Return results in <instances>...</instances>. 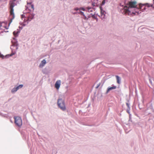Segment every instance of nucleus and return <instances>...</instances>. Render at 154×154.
I'll list each match as a JSON object with an SVG mask.
<instances>
[{
	"instance_id": "nucleus-4",
	"label": "nucleus",
	"mask_w": 154,
	"mask_h": 154,
	"mask_svg": "<svg viewBox=\"0 0 154 154\" xmlns=\"http://www.w3.org/2000/svg\"><path fill=\"white\" fill-rule=\"evenodd\" d=\"M14 122L16 125L18 127H20L22 125V122L21 118L19 116H14Z\"/></svg>"
},
{
	"instance_id": "nucleus-15",
	"label": "nucleus",
	"mask_w": 154,
	"mask_h": 154,
	"mask_svg": "<svg viewBox=\"0 0 154 154\" xmlns=\"http://www.w3.org/2000/svg\"><path fill=\"white\" fill-rule=\"evenodd\" d=\"M101 15L102 16L103 15H104V12L103 11L102 9H101L100 11Z\"/></svg>"
},
{
	"instance_id": "nucleus-9",
	"label": "nucleus",
	"mask_w": 154,
	"mask_h": 154,
	"mask_svg": "<svg viewBox=\"0 0 154 154\" xmlns=\"http://www.w3.org/2000/svg\"><path fill=\"white\" fill-rule=\"evenodd\" d=\"M61 82L60 80L57 81L55 84V88L57 90H58L60 86Z\"/></svg>"
},
{
	"instance_id": "nucleus-1",
	"label": "nucleus",
	"mask_w": 154,
	"mask_h": 154,
	"mask_svg": "<svg viewBox=\"0 0 154 154\" xmlns=\"http://www.w3.org/2000/svg\"><path fill=\"white\" fill-rule=\"evenodd\" d=\"M15 0H11L10 1L9 3L10 6L9 9L10 10V16H9V18L10 19V23L12 22V20L14 18L13 7L16 5L15 3Z\"/></svg>"
},
{
	"instance_id": "nucleus-24",
	"label": "nucleus",
	"mask_w": 154,
	"mask_h": 154,
	"mask_svg": "<svg viewBox=\"0 0 154 154\" xmlns=\"http://www.w3.org/2000/svg\"><path fill=\"white\" fill-rule=\"evenodd\" d=\"M13 34H14H14H15V32H13Z\"/></svg>"
},
{
	"instance_id": "nucleus-6",
	"label": "nucleus",
	"mask_w": 154,
	"mask_h": 154,
	"mask_svg": "<svg viewBox=\"0 0 154 154\" xmlns=\"http://www.w3.org/2000/svg\"><path fill=\"white\" fill-rule=\"evenodd\" d=\"M25 9L28 11L27 13L33 11L34 10V6L31 3H28L26 6Z\"/></svg>"
},
{
	"instance_id": "nucleus-14",
	"label": "nucleus",
	"mask_w": 154,
	"mask_h": 154,
	"mask_svg": "<svg viewBox=\"0 0 154 154\" xmlns=\"http://www.w3.org/2000/svg\"><path fill=\"white\" fill-rule=\"evenodd\" d=\"M23 85H20L16 87L17 89L18 90L19 89L23 87Z\"/></svg>"
},
{
	"instance_id": "nucleus-7",
	"label": "nucleus",
	"mask_w": 154,
	"mask_h": 154,
	"mask_svg": "<svg viewBox=\"0 0 154 154\" xmlns=\"http://www.w3.org/2000/svg\"><path fill=\"white\" fill-rule=\"evenodd\" d=\"M34 16V15L33 14H29L26 20L24 19V22H26L27 23H28L29 21H30L33 18Z\"/></svg>"
},
{
	"instance_id": "nucleus-20",
	"label": "nucleus",
	"mask_w": 154,
	"mask_h": 154,
	"mask_svg": "<svg viewBox=\"0 0 154 154\" xmlns=\"http://www.w3.org/2000/svg\"><path fill=\"white\" fill-rule=\"evenodd\" d=\"M80 14L82 15H84V13L82 12L81 11L80 12Z\"/></svg>"
},
{
	"instance_id": "nucleus-21",
	"label": "nucleus",
	"mask_w": 154,
	"mask_h": 154,
	"mask_svg": "<svg viewBox=\"0 0 154 154\" xmlns=\"http://www.w3.org/2000/svg\"><path fill=\"white\" fill-rule=\"evenodd\" d=\"M80 10V9H79V8H75L74 9V10H75V11H78V10Z\"/></svg>"
},
{
	"instance_id": "nucleus-25",
	"label": "nucleus",
	"mask_w": 154,
	"mask_h": 154,
	"mask_svg": "<svg viewBox=\"0 0 154 154\" xmlns=\"http://www.w3.org/2000/svg\"><path fill=\"white\" fill-rule=\"evenodd\" d=\"M153 3L154 4V0H153Z\"/></svg>"
},
{
	"instance_id": "nucleus-10",
	"label": "nucleus",
	"mask_w": 154,
	"mask_h": 154,
	"mask_svg": "<svg viewBox=\"0 0 154 154\" xmlns=\"http://www.w3.org/2000/svg\"><path fill=\"white\" fill-rule=\"evenodd\" d=\"M116 86H112V87H108L106 93L107 94L108 93V92L111 90H112V89H116Z\"/></svg>"
},
{
	"instance_id": "nucleus-11",
	"label": "nucleus",
	"mask_w": 154,
	"mask_h": 154,
	"mask_svg": "<svg viewBox=\"0 0 154 154\" xmlns=\"http://www.w3.org/2000/svg\"><path fill=\"white\" fill-rule=\"evenodd\" d=\"M46 63V60L45 59L43 60L42 61L41 63L40 64L39 67H43L44 66V65Z\"/></svg>"
},
{
	"instance_id": "nucleus-26",
	"label": "nucleus",
	"mask_w": 154,
	"mask_h": 154,
	"mask_svg": "<svg viewBox=\"0 0 154 154\" xmlns=\"http://www.w3.org/2000/svg\"><path fill=\"white\" fill-rule=\"evenodd\" d=\"M127 105H128V103H127Z\"/></svg>"
},
{
	"instance_id": "nucleus-22",
	"label": "nucleus",
	"mask_w": 154,
	"mask_h": 154,
	"mask_svg": "<svg viewBox=\"0 0 154 154\" xmlns=\"http://www.w3.org/2000/svg\"><path fill=\"white\" fill-rule=\"evenodd\" d=\"M100 84H99V85H98V86L96 87V88H98V87L100 86Z\"/></svg>"
},
{
	"instance_id": "nucleus-18",
	"label": "nucleus",
	"mask_w": 154,
	"mask_h": 154,
	"mask_svg": "<svg viewBox=\"0 0 154 154\" xmlns=\"http://www.w3.org/2000/svg\"><path fill=\"white\" fill-rule=\"evenodd\" d=\"M25 15L24 14H22L21 15V18L23 19V18H25Z\"/></svg>"
},
{
	"instance_id": "nucleus-13",
	"label": "nucleus",
	"mask_w": 154,
	"mask_h": 154,
	"mask_svg": "<svg viewBox=\"0 0 154 154\" xmlns=\"http://www.w3.org/2000/svg\"><path fill=\"white\" fill-rule=\"evenodd\" d=\"M17 90H18L16 88H14L11 90V92L12 93H14V92L16 91Z\"/></svg>"
},
{
	"instance_id": "nucleus-12",
	"label": "nucleus",
	"mask_w": 154,
	"mask_h": 154,
	"mask_svg": "<svg viewBox=\"0 0 154 154\" xmlns=\"http://www.w3.org/2000/svg\"><path fill=\"white\" fill-rule=\"evenodd\" d=\"M116 79L117 82L118 84H120V81L121 80V78L118 75H116Z\"/></svg>"
},
{
	"instance_id": "nucleus-3",
	"label": "nucleus",
	"mask_w": 154,
	"mask_h": 154,
	"mask_svg": "<svg viewBox=\"0 0 154 154\" xmlns=\"http://www.w3.org/2000/svg\"><path fill=\"white\" fill-rule=\"evenodd\" d=\"M137 3L136 1H130L128 2L127 4V5L122 10V12H123V10L125 9L126 10L130 11L131 8H134L137 6Z\"/></svg>"
},
{
	"instance_id": "nucleus-23",
	"label": "nucleus",
	"mask_w": 154,
	"mask_h": 154,
	"mask_svg": "<svg viewBox=\"0 0 154 154\" xmlns=\"http://www.w3.org/2000/svg\"><path fill=\"white\" fill-rule=\"evenodd\" d=\"M14 45H17V43H15L14 44H13Z\"/></svg>"
},
{
	"instance_id": "nucleus-5",
	"label": "nucleus",
	"mask_w": 154,
	"mask_h": 154,
	"mask_svg": "<svg viewBox=\"0 0 154 154\" xmlns=\"http://www.w3.org/2000/svg\"><path fill=\"white\" fill-rule=\"evenodd\" d=\"M58 106L63 111L66 110V107L65 105V103L63 100L61 99H59L57 101Z\"/></svg>"
},
{
	"instance_id": "nucleus-2",
	"label": "nucleus",
	"mask_w": 154,
	"mask_h": 154,
	"mask_svg": "<svg viewBox=\"0 0 154 154\" xmlns=\"http://www.w3.org/2000/svg\"><path fill=\"white\" fill-rule=\"evenodd\" d=\"M134 11H131L129 10H126L124 9L123 10V14L126 15H128L130 16H133V14H140L141 13V11L139 7V8H137V7L135 8Z\"/></svg>"
},
{
	"instance_id": "nucleus-8",
	"label": "nucleus",
	"mask_w": 154,
	"mask_h": 154,
	"mask_svg": "<svg viewBox=\"0 0 154 154\" xmlns=\"http://www.w3.org/2000/svg\"><path fill=\"white\" fill-rule=\"evenodd\" d=\"M149 7V6L148 4H146V5H142L140 4L139 5L140 9L141 11H143L145 10L146 9V7L148 8Z\"/></svg>"
},
{
	"instance_id": "nucleus-16",
	"label": "nucleus",
	"mask_w": 154,
	"mask_h": 154,
	"mask_svg": "<svg viewBox=\"0 0 154 154\" xmlns=\"http://www.w3.org/2000/svg\"><path fill=\"white\" fill-rule=\"evenodd\" d=\"M97 5V4L96 3H92V5L93 6H96Z\"/></svg>"
},
{
	"instance_id": "nucleus-17",
	"label": "nucleus",
	"mask_w": 154,
	"mask_h": 154,
	"mask_svg": "<svg viewBox=\"0 0 154 154\" xmlns=\"http://www.w3.org/2000/svg\"><path fill=\"white\" fill-rule=\"evenodd\" d=\"M87 8L88 9V11H92V10H91V8H89V7H88Z\"/></svg>"
},
{
	"instance_id": "nucleus-19",
	"label": "nucleus",
	"mask_w": 154,
	"mask_h": 154,
	"mask_svg": "<svg viewBox=\"0 0 154 154\" xmlns=\"http://www.w3.org/2000/svg\"><path fill=\"white\" fill-rule=\"evenodd\" d=\"M79 9L80 10H82L83 11H85V9L83 8H79Z\"/></svg>"
}]
</instances>
